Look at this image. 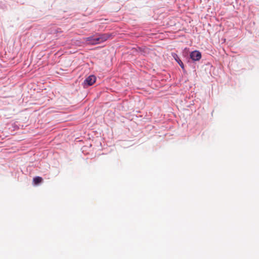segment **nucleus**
Segmentation results:
<instances>
[{"mask_svg": "<svg viewBox=\"0 0 259 259\" xmlns=\"http://www.w3.org/2000/svg\"><path fill=\"white\" fill-rule=\"evenodd\" d=\"M110 35L109 34H100L96 36H90L85 38L87 41H89L92 45H96L103 42L107 40Z\"/></svg>", "mask_w": 259, "mask_h": 259, "instance_id": "obj_1", "label": "nucleus"}, {"mask_svg": "<svg viewBox=\"0 0 259 259\" xmlns=\"http://www.w3.org/2000/svg\"><path fill=\"white\" fill-rule=\"evenodd\" d=\"M96 78L94 75H90L83 82L84 87L93 85L96 81Z\"/></svg>", "mask_w": 259, "mask_h": 259, "instance_id": "obj_2", "label": "nucleus"}, {"mask_svg": "<svg viewBox=\"0 0 259 259\" xmlns=\"http://www.w3.org/2000/svg\"><path fill=\"white\" fill-rule=\"evenodd\" d=\"M190 58L194 61H199L201 58V54L199 51H194L191 53Z\"/></svg>", "mask_w": 259, "mask_h": 259, "instance_id": "obj_3", "label": "nucleus"}, {"mask_svg": "<svg viewBox=\"0 0 259 259\" xmlns=\"http://www.w3.org/2000/svg\"><path fill=\"white\" fill-rule=\"evenodd\" d=\"M173 57L175 58V60L179 63V64L181 67V68L183 69H184V65L183 62H182V61L180 60V59L178 57V56L177 54H174Z\"/></svg>", "mask_w": 259, "mask_h": 259, "instance_id": "obj_4", "label": "nucleus"}, {"mask_svg": "<svg viewBox=\"0 0 259 259\" xmlns=\"http://www.w3.org/2000/svg\"><path fill=\"white\" fill-rule=\"evenodd\" d=\"M42 181V179L40 177H36L33 179V182L35 185H38V184L41 183Z\"/></svg>", "mask_w": 259, "mask_h": 259, "instance_id": "obj_5", "label": "nucleus"}]
</instances>
